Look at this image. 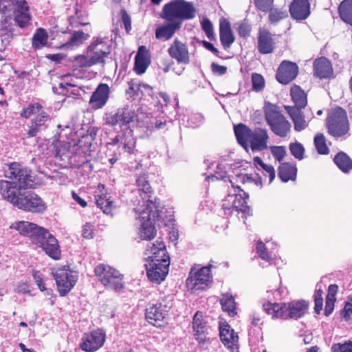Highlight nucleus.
<instances>
[{
    "mask_svg": "<svg viewBox=\"0 0 352 352\" xmlns=\"http://www.w3.org/2000/svg\"><path fill=\"white\" fill-rule=\"evenodd\" d=\"M219 334L222 342L228 349L232 351L238 349L239 337L229 324L221 325L219 327Z\"/></svg>",
    "mask_w": 352,
    "mask_h": 352,
    "instance_id": "27",
    "label": "nucleus"
},
{
    "mask_svg": "<svg viewBox=\"0 0 352 352\" xmlns=\"http://www.w3.org/2000/svg\"><path fill=\"white\" fill-rule=\"evenodd\" d=\"M263 308L273 318L298 319L305 314L308 304L305 300H296L287 303L268 302L263 305Z\"/></svg>",
    "mask_w": 352,
    "mask_h": 352,
    "instance_id": "5",
    "label": "nucleus"
},
{
    "mask_svg": "<svg viewBox=\"0 0 352 352\" xmlns=\"http://www.w3.org/2000/svg\"><path fill=\"white\" fill-rule=\"evenodd\" d=\"M10 228L16 230L20 234L29 237L34 243L45 228L27 221H20L12 223Z\"/></svg>",
    "mask_w": 352,
    "mask_h": 352,
    "instance_id": "21",
    "label": "nucleus"
},
{
    "mask_svg": "<svg viewBox=\"0 0 352 352\" xmlns=\"http://www.w3.org/2000/svg\"><path fill=\"white\" fill-rule=\"evenodd\" d=\"M168 54L178 63L187 65L190 63V54L187 45L175 38L168 50Z\"/></svg>",
    "mask_w": 352,
    "mask_h": 352,
    "instance_id": "24",
    "label": "nucleus"
},
{
    "mask_svg": "<svg viewBox=\"0 0 352 352\" xmlns=\"http://www.w3.org/2000/svg\"><path fill=\"white\" fill-rule=\"evenodd\" d=\"M289 150L292 155L298 160H302L304 157L305 148L299 142L291 143Z\"/></svg>",
    "mask_w": 352,
    "mask_h": 352,
    "instance_id": "49",
    "label": "nucleus"
},
{
    "mask_svg": "<svg viewBox=\"0 0 352 352\" xmlns=\"http://www.w3.org/2000/svg\"><path fill=\"white\" fill-rule=\"evenodd\" d=\"M150 64V58L145 46H140L135 58L134 70L138 74H144Z\"/></svg>",
    "mask_w": 352,
    "mask_h": 352,
    "instance_id": "33",
    "label": "nucleus"
},
{
    "mask_svg": "<svg viewBox=\"0 0 352 352\" xmlns=\"http://www.w3.org/2000/svg\"><path fill=\"white\" fill-rule=\"evenodd\" d=\"M13 16L21 28L30 23L31 15L25 0H0V23L6 25Z\"/></svg>",
    "mask_w": 352,
    "mask_h": 352,
    "instance_id": "3",
    "label": "nucleus"
},
{
    "mask_svg": "<svg viewBox=\"0 0 352 352\" xmlns=\"http://www.w3.org/2000/svg\"><path fill=\"white\" fill-rule=\"evenodd\" d=\"M201 28L206 33L207 37L210 40H213L215 38V34L213 31V26L210 21L208 19H204L201 21Z\"/></svg>",
    "mask_w": 352,
    "mask_h": 352,
    "instance_id": "52",
    "label": "nucleus"
},
{
    "mask_svg": "<svg viewBox=\"0 0 352 352\" xmlns=\"http://www.w3.org/2000/svg\"><path fill=\"white\" fill-rule=\"evenodd\" d=\"M212 71L214 74L217 75H223L227 71V67L225 66L219 65L217 63H212L211 65Z\"/></svg>",
    "mask_w": 352,
    "mask_h": 352,
    "instance_id": "63",
    "label": "nucleus"
},
{
    "mask_svg": "<svg viewBox=\"0 0 352 352\" xmlns=\"http://www.w3.org/2000/svg\"><path fill=\"white\" fill-rule=\"evenodd\" d=\"M212 282L210 267H203L195 272H190L189 277L186 280V285L191 290L206 289Z\"/></svg>",
    "mask_w": 352,
    "mask_h": 352,
    "instance_id": "19",
    "label": "nucleus"
},
{
    "mask_svg": "<svg viewBox=\"0 0 352 352\" xmlns=\"http://www.w3.org/2000/svg\"><path fill=\"white\" fill-rule=\"evenodd\" d=\"M99 281L109 289L119 292L124 287V276L110 265L100 264L94 270Z\"/></svg>",
    "mask_w": 352,
    "mask_h": 352,
    "instance_id": "10",
    "label": "nucleus"
},
{
    "mask_svg": "<svg viewBox=\"0 0 352 352\" xmlns=\"http://www.w3.org/2000/svg\"><path fill=\"white\" fill-rule=\"evenodd\" d=\"M315 74L320 78H326L331 76L333 69L331 62L324 57L316 59L314 63Z\"/></svg>",
    "mask_w": 352,
    "mask_h": 352,
    "instance_id": "34",
    "label": "nucleus"
},
{
    "mask_svg": "<svg viewBox=\"0 0 352 352\" xmlns=\"http://www.w3.org/2000/svg\"><path fill=\"white\" fill-rule=\"evenodd\" d=\"M298 73V67L296 63L284 60L278 69L276 79L279 82L287 85L296 77Z\"/></svg>",
    "mask_w": 352,
    "mask_h": 352,
    "instance_id": "23",
    "label": "nucleus"
},
{
    "mask_svg": "<svg viewBox=\"0 0 352 352\" xmlns=\"http://www.w3.org/2000/svg\"><path fill=\"white\" fill-rule=\"evenodd\" d=\"M105 333L98 329L85 334L82 338L80 348L86 352H94L100 349L105 342Z\"/></svg>",
    "mask_w": 352,
    "mask_h": 352,
    "instance_id": "20",
    "label": "nucleus"
},
{
    "mask_svg": "<svg viewBox=\"0 0 352 352\" xmlns=\"http://www.w3.org/2000/svg\"><path fill=\"white\" fill-rule=\"evenodd\" d=\"M96 203L98 208H100L104 213L110 214L114 207L113 201L107 197V195H96Z\"/></svg>",
    "mask_w": 352,
    "mask_h": 352,
    "instance_id": "43",
    "label": "nucleus"
},
{
    "mask_svg": "<svg viewBox=\"0 0 352 352\" xmlns=\"http://www.w3.org/2000/svg\"><path fill=\"white\" fill-rule=\"evenodd\" d=\"M270 151L278 162H280L286 155V150L283 146H272Z\"/></svg>",
    "mask_w": 352,
    "mask_h": 352,
    "instance_id": "51",
    "label": "nucleus"
},
{
    "mask_svg": "<svg viewBox=\"0 0 352 352\" xmlns=\"http://www.w3.org/2000/svg\"><path fill=\"white\" fill-rule=\"evenodd\" d=\"M135 144L132 130L127 129L122 135H117L111 142L107 144L106 157L109 162L113 164L118 160L122 153H133Z\"/></svg>",
    "mask_w": 352,
    "mask_h": 352,
    "instance_id": "7",
    "label": "nucleus"
},
{
    "mask_svg": "<svg viewBox=\"0 0 352 352\" xmlns=\"http://www.w3.org/2000/svg\"><path fill=\"white\" fill-rule=\"evenodd\" d=\"M265 118L267 124L275 135L281 138L287 136L292 126L278 107L271 104L266 105Z\"/></svg>",
    "mask_w": 352,
    "mask_h": 352,
    "instance_id": "9",
    "label": "nucleus"
},
{
    "mask_svg": "<svg viewBox=\"0 0 352 352\" xmlns=\"http://www.w3.org/2000/svg\"><path fill=\"white\" fill-rule=\"evenodd\" d=\"M33 244L42 248L46 254L52 258L54 260L60 258L61 252L58 242L47 229H43Z\"/></svg>",
    "mask_w": 352,
    "mask_h": 352,
    "instance_id": "15",
    "label": "nucleus"
},
{
    "mask_svg": "<svg viewBox=\"0 0 352 352\" xmlns=\"http://www.w3.org/2000/svg\"><path fill=\"white\" fill-rule=\"evenodd\" d=\"M57 288L60 296H64L68 294L75 285L78 280L76 272H71L67 269H58L54 273Z\"/></svg>",
    "mask_w": 352,
    "mask_h": 352,
    "instance_id": "17",
    "label": "nucleus"
},
{
    "mask_svg": "<svg viewBox=\"0 0 352 352\" xmlns=\"http://www.w3.org/2000/svg\"><path fill=\"white\" fill-rule=\"evenodd\" d=\"M20 189L11 181H0V193L1 196L13 206L17 200L18 192H20Z\"/></svg>",
    "mask_w": 352,
    "mask_h": 352,
    "instance_id": "30",
    "label": "nucleus"
},
{
    "mask_svg": "<svg viewBox=\"0 0 352 352\" xmlns=\"http://www.w3.org/2000/svg\"><path fill=\"white\" fill-rule=\"evenodd\" d=\"M274 41L269 32L260 34L258 41V49L261 54L271 53L274 50Z\"/></svg>",
    "mask_w": 352,
    "mask_h": 352,
    "instance_id": "37",
    "label": "nucleus"
},
{
    "mask_svg": "<svg viewBox=\"0 0 352 352\" xmlns=\"http://www.w3.org/2000/svg\"><path fill=\"white\" fill-rule=\"evenodd\" d=\"M181 26L182 23L179 21H169L156 29L155 37L164 41L169 40L175 32L181 28Z\"/></svg>",
    "mask_w": 352,
    "mask_h": 352,
    "instance_id": "32",
    "label": "nucleus"
},
{
    "mask_svg": "<svg viewBox=\"0 0 352 352\" xmlns=\"http://www.w3.org/2000/svg\"><path fill=\"white\" fill-rule=\"evenodd\" d=\"M329 134L333 137H340L348 133L349 124L346 112L341 107L335 108L327 118Z\"/></svg>",
    "mask_w": 352,
    "mask_h": 352,
    "instance_id": "12",
    "label": "nucleus"
},
{
    "mask_svg": "<svg viewBox=\"0 0 352 352\" xmlns=\"http://www.w3.org/2000/svg\"><path fill=\"white\" fill-rule=\"evenodd\" d=\"M232 186L227 197L223 200L222 208L225 214L231 215L236 213L241 214V218H245L249 214L250 208L247 205L248 195L238 186H234L232 181L229 179ZM240 219V217H239Z\"/></svg>",
    "mask_w": 352,
    "mask_h": 352,
    "instance_id": "6",
    "label": "nucleus"
},
{
    "mask_svg": "<svg viewBox=\"0 0 352 352\" xmlns=\"http://www.w3.org/2000/svg\"><path fill=\"white\" fill-rule=\"evenodd\" d=\"M234 133L238 142L248 151H261L267 148L269 136L265 129L257 128L254 131L243 124L234 126Z\"/></svg>",
    "mask_w": 352,
    "mask_h": 352,
    "instance_id": "4",
    "label": "nucleus"
},
{
    "mask_svg": "<svg viewBox=\"0 0 352 352\" xmlns=\"http://www.w3.org/2000/svg\"><path fill=\"white\" fill-rule=\"evenodd\" d=\"M291 96L295 104V107L301 109L307 105V96L304 91L298 86H294L291 89Z\"/></svg>",
    "mask_w": 352,
    "mask_h": 352,
    "instance_id": "39",
    "label": "nucleus"
},
{
    "mask_svg": "<svg viewBox=\"0 0 352 352\" xmlns=\"http://www.w3.org/2000/svg\"><path fill=\"white\" fill-rule=\"evenodd\" d=\"M341 315L346 320H348L349 318L352 315V303L346 302L345 306L341 313Z\"/></svg>",
    "mask_w": 352,
    "mask_h": 352,
    "instance_id": "64",
    "label": "nucleus"
},
{
    "mask_svg": "<svg viewBox=\"0 0 352 352\" xmlns=\"http://www.w3.org/2000/svg\"><path fill=\"white\" fill-rule=\"evenodd\" d=\"M269 14V20L271 23H276L279 21L287 17L288 14L286 10H280L277 8H270Z\"/></svg>",
    "mask_w": 352,
    "mask_h": 352,
    "instance_id": "46",
    "label": "nucleus"
},
{
    "mask_svg": "<svg viewBox=\"0 0 352 352\" xmlns=\"http://www.w3.org/2000/svg\"><path fill=\"white\" fill-rule=\"evenodd\" d=\"M130 89L137 92V95L138 92H140L142 96H151L153 94V88L144 83H139L138 85L133 84Z\"/></svg>",
    "mask_w": 352,
    "mask_h": 352,
    "instance_id": "48",
    "label": "nucleus"
},
{
    "mask_svg": "<svg viewBox=\"0 0 352 352\" xmlns=\"http://www.w3.org/2000/svg\"><path fill=\"white\" fill-rule=\"evenodd\" d=\"M49 119V115L44 111L43 110L41 111L40 113H38L36 116V117L32 120V122H34L36 124H38L40 126H43V128H45V122Z\"/></svg>",
    "mask_w": 352,
    "mask_h": 352,
    "instance_id": "58",
    "label": "nucleus"
},
{
    "mask_svg": "<svg viewBox=\"0 0 352 352\" xmlns=\"http://www.w3.org/2000/svg\"><path fill=\"white\" fill-rule=\"evenodd\" d=\"M204 116L199 113H196L190 116L188 122L192 127H197L204 123Z\"/></svg>",
    "mask_w": 352,
    "mask_h": 352,
    "instance_id": "57",
    "label": "nucleus"
},
{
    "mask_svg": "<svg viewBox=\"0 0 352 352\" xmlns=\"http://www.w3.org/2000/svg\"><path fill=\"white\" fill-rule=\"evenodd\" d=\"M194 337L200 345L204 344L207 339L208 327L201 311H197L192 320Z\"/></svg>",
    "mask_w": 352,
    "mask_h": 352,
    "instance_id": "25",
    "label": "nucleus"
},
{
    "mask_svg": "<svg viewBox=\"0 0 352 352\" xmlns=\"http://www.w3.org/2000/svg\"><path fill=\"white\" fill-rule=\"evenodd\" d=\"M341 19L352 25V0H344L339 6Z\"/></svg>",
    "mask_w": 352,
    "mask_h": 352,
    "instance_id": "41",
    "label": "nucleus"
},
{
    "mask_svg": "<svg viewBox=\"0 0 352 352\" xmlns=\"http://www.w3.org/2000/svg\"><path fill=\"white\" fill-rule=\"evenodd\" d=\"M333 161L344 173H349L352 169V160L344 152L338 153L335 156Z\"/></svg>",
    "mask_w": 352,
    "mask_h": 352,
    "instance_id": "40",
    "label": "nucleus"
},
{
    "mask_svg": "<svg viewBox=\"0 0 352 352\" xmlns=\"http://www.w3.org/2000/svg\"><path fill=\"white\" fill-rule=\"evenodd\" d=\"M297 168L293 164L283 163L278 168V177L283 182L294 181L296 178Z\"/></svg>",
    "mask_w": 352,
    "mask_h": 352,
    "instance_id": "36",
    "label": "nucleus"
},
{
    "mask_svg": "<svg viewBox=\"0 0 352 352\" xmlns=\"http://www.w3.org/2000/svg\"><path fill=\"white\" fill-rule=\"evenodd\" d=\"M13 38V33L11 29H8L6 27L1 28V39L2 43L7 46L10 44V41Z\"/></svg>",
    "mask_w": 352,
    "mask_h": 352,
    "instance_id": "55",
    "label": "nucleus"
},
{
    "mask_svg": "<svg viewBox=\"0 0 352 352\" xmlns=\"http://www.w3.org/2000/svg\"><path fill=\"white\" fill-rule=\"evenodd\" d=\"M111 53V45L102 37H94L87 46L85 54L75 56L73 62L74 72L76 70L86 71L89 67L105 64V58Z\"/></svg>",
    "mask_w": 352,
    "mask_h": 352,
    "instance_id": "2",
    "label": "nucleus"
},
{
    "mask_svg": "<svg viewBox=\"0 0 352 352\" xmlns=\"http://www.w3.org/2000/svg\"><path fill=\"white\" fill-rule=\"evenodd\" d=\"M68 40L61 45L64 50H74L82 45L89 38V34L82 30L73 31L69 33Z\"/></svg>",
    "mask_w": 352,
    "mask_h": 352,
    "instance_id": "31",
    "label": "nucleus"
},
{
    "mask_svg": "<svg viewBox=\"0 0 352 352\" xmlns=\"http://www.w3.org/2000/svg\"><path fill=\"white\" fill-rule=\"evenodd\" d=\"M145 254L147 256L146 262H160L161 259L170 260L166 246L162 241L157 240L155 243L148 245Z\"/></svg>",
    "mask_w": 352,
    "mask_h": 352,
    "instance_id": "22",
    "label": "nucleus"
},
{
    "mask_svg": "<svg viewBox=\"0 0 352 352\" xmlns=\"http://www.w3.org/2000/svg\"><path fill=\"white\" fill-rule=\"evenodd\" d=\"M285 109L287 110L289 115L294 125V130L296 131H301L307 128L308 126L309 121L311 119V117L304 116L301 111V109H298L295 107L285 106Z\"/></svg>",
    "mask_w": 352,
    "mask_h": 352,
    "instance_id": "29",
    "label": "nucleus"
},
{
    "mask_svg": "<svg viewBox=\"0 0 352 352\" xmlns=\"http://www.w3.org/2000/svg\"><path fill=\"white\" fill-rule=\"evenodd\" d=\"M196 16V9L192 3L185 0H173L165 4L162 9V18L168 21H179L192 19Z\"/></svg>",
    "mask_w": 352,
    "mask_h": 352,
    "instance_id": "8",
    "label": "nucleus"
},
{
    "mask_svg": "<svg viewBox=\"0 0 352 352\" xmlns=\"http://www.w3.org/2000/svg\"><path fill=\"white\" fill-rule=\"evenodd\" d=\"M14 206L25 211L38 213L44 212L47 208L44 201L38 195L30 191L19 192L18 198Z\"/></svg>",
    "mask_w": 352,
    "mask_h": 352,
    "instance_id": "13",
    "label": "nucleus"
},
{
    "mask_svg": "<svg viewBox=\"0 0 352 352\" xmlns=\"http://www.w3.org/2000/svg\"><path fill=\"white\" fill-rule=\"evenodd\" d=\"M219 35L220 41L224 47H230L234 41L230 23L225 19L220 21Z\"/></svg>",
    "mask_w": 352,
    "mask_h": 352,
    "instance_id": "35",
    "label": "nucleus"
},
{
    "mask_svg": "<svg viewBox=\"0 0 352 352\" xmlns=\"http://www.w3.org/2000/svg\"><path fill=\"white\" fill-rule=\"evenodd\" d=\"M314 144L319 154L327 155L329 149L327 146L326 140L323 134L318 133L314 138Z\"/></svg>",
    "mask_w": 352,
    "mask_h": 352,
    "instance_id": "44",
    "label": "nucleus"
},
{
    "mask_svg": "<svg viewBox=\"0 0 352 352\" xmlns=\"http://www.w3.org/2000/svg\"><path fill=\"white\" fill-rule=\"evenodd\" d=\"M256 252L261 259L268 262L272 261L275 256L272 252H267L265 245L261 241L257 243Z\"/></svg>",
    "mask_w": 352,
    "mask_h": 352,
    "instance_id": "45",
    "label": "nucleus"
},
{
    "mask_svg": "<svg viewBox=\"0 0 352 352\" xmlns=\"http://www.w3.org/2000/svg\"><path fill=\"white\" fill-rule=\"evenodd\" d=\"M94 225L90 223H86L82 226V235L85 239H92L94 237Z\"/></svg>",
    "mask_w": 352,
    "mask_h": 352,
    "instance_id": "59",
    "label": "nucleus"
},
{
    "mask_svg": "<svg viewBox=\"0 0 352 352\" xmlns=\"http://www.w3.org/2000/svg\"><path fill=\"white\" fill-rule=\"evenodd\" d=\"M274 0H254V4L260 11L267 12L273 5Z\"/></svg>",
    "mask_w": 352,
    "mask_h": 352,
    "instance_id": "54",
    "label": "nucleus"
},
{
    "mask_svg": "<svg viewBox=\"0 0 352 352\" xmlns=\"http://www.w3.org/2000/svg\"><path fill=\"white\" fill-rule=\"evenodd\" d=\"M122 21L124 24L126 32H129L131 30V17L127 14L126 11L122 10L121 11Z\"/></svg>",
    "mask_w": 352,
    "mask_h": 352,
    "instance_id": "60",
    "label": "nucleus"
},
{
    "mask_svg": "<svg viewBox=\"0 0 352 352\" xmlns=\"http://www.w3.org/2000/svg\"><path fill=\"white\" fill-rule=\"evenodd\" d=\"M109 97V87L107 84L101 83L92 94L89 103L93 109H98L103 107Z\"/></svg>",
    "mask_w": 352,
    "mask_h": 352,
    "instance_id": "26",
    "label": "nucleus"
},
{
    "mask_svg": "<svg viewBox=\"0 0 352 352\" xmlns=\"http://www.w3.org/2000/svg\"><path fill=\"white\" fill-rule=\"evenodd\" d=\"M335 301L336 298H327L324 309V314L326 316H329L332 313L334 308Z\"/></svg>",
    "mask_w": 352,
    "mask_h": 352,
    "instance_id": "61",
    "label": "nucleus"
},
{
    "mask_svg": "<svg viewBox=\"0 0 352 352\" xmlns=\"http://www.w3.org/2000/svg\"><path fill=\"white\" fill-rule=\"evenodd\" d=\"M172 306V301L167 298L155 304H149L146 309V320L154 326H161L160 322L166 318Z\"/></svg>",
    "mask_w": 352,
    "mask_h": 352,
    "instance_id": "14",
    "label": "nucleus"
},
{
    "mask_svg": "<svg viewBox=\"0 0 352 352\" xmlns=\"http://www.w3.org/2000/svg\"><path fill=\"white\" fill-rule=\"evenodd\" d=\"M42 110V106L39 103L30 104L27 107L23 109L21 116L28 118L32 115L38 114Z\"/></svg>",
    "mask_w": 352,
    "mask_h": 352,
    "instance_id": "47",
    "label": "nucleus"
},
{
    "mask_svg": "<svg viewBox=\"0 0 352 352\" xmlns=\"http://www.w3.org/2000/svg\"><path fill=\"white\" fill-rule=\"evenodd\" d=\"M49 36L43 28H38L32 37V46L35 49H41L47 45Z\"/></svg>",
    "mask_w": 352,
    "mask_h": 352,
    "instance_id": "42",
    "label": "nucleus"
},
{
    "mask_svg": "<svg viewBox=\"0 0 352 352\" xmlns=\"http://www.w3.org/2000/svg\"><path fill=\"white\" fill-rule=\"evenodd\" d=\"M217 170L215 171L214 174L211 175L210 176H208L206 177V179L208 181H214V179L226 180V179L227 178V175L224 170V167L222 166L221 165H217Z\"/></svg>",
    "mask_w": 352,
    "mask_h": 352,
    "instance_id": "53",
    "label": "nucleus"
},
{
    "mask_svg": "<svg viewBox=\"0 0 352 352\" xmlns=\"http://www.w3.org/2000/svg\"><path fill=\"white\" fill-rule=\"evenodd\" d=\"M44 129L45 128H43V126H40L39 125H38V124H36L32 121V124L30 126V129L28 132V134L30 137H34L38 134V132H40Z\"/></svg>",
    "mask_w": 352,
    "mask_h": 352,
    "instance_id": "62",
    "label": "nucleus"
},
{
    "mask_svg": "<svg viewBox=\"0 0 352 352\" xmlns=\"http://www.w3.org/2000/svg\"><path fill=\"white\" fill-rule=\"evenodd\" d=\"M5 177L10 179L18 188L25 189L34 186V178L32 170L17 162L8 165V169L5 170Z\"/></svg>",
    "mask_w": 352,
    "mask_h": 352,
    "instance_id": "11",
    "label": "nucleus"
},
{
    "mask_svg": "<svg viewBox=\"0 0 352 352\" xmlns=\"http://www.w3.org/2000/svg\"><path fill=\"white\" fill-rule=\"evenodd\" d=\"M292 18L296 20L306 19L310 14V4L308 0H294L289 6Z\"/></svg>",
    "mask_w": 352,
    "mask_h": 352,
    "instance_id": "28",
    "label": "nucleus"
},
{
    "mask_svg": "<svg viewBox=\"0 0 352 352\" xmlns=\"http://www.w3.org/2000/svg\"><path fill=\"white\" fill-rule=\"evenodd\" d=\"M252 89L256 91H261L265 87V80L263 77L257 73L252 75Z\"/></svg>",
    "mask_w": 352,
    "mask_h": 352,
    "instance_id": "50",
    "label": "nucleus"
},
{
    "mask_svg": "<svg viewBox=\"0 0 352 352\" xmlns=\"http://www.w3.org/2000/svg\"><path fill=\"white\" fill-rule=\"evenodd\" d=\"M148 279L157 284L164 281L168 273L170 260L161 259L160 262H146L144 264Z\"/></svg>",
    "mask_w": 352,
    "mask_h": 352,
    "instance_id": "18",
    "label": "nucleus"
},
{
    "mask_svg": "<svg viewBox=\"0 0 352 352\" xmlns=\"http://www.w3.org/2000/svg\"><path fill=\"white\" fill-rule=\"evenodd\" d=\"M136 117V113L132 107L124 105L118 109L116 113L107 114L104 120L107 125H118L121 128L129 126L130 124L135 121Z\"/></svg>",
    "mask_w": 352,
    "mask_h": 352,
    "instance_id": "16",
    "label": "nucleus"
},
{
    "mask_svg": "<svg viewBox=\"0 0 352 352\" xmlns=\"http://www.w3.org/2000/svg\"><path fill=\"white\" fill-rule=\"evenodd\" d=\"M138 192L141 197L140 200H136L138 205L134 208L140 225L138 234L142 240H151L156 235V229L154 223L156 220L162 218V210L160 203L150 200L152 193L151 187L144 175L139 176L136 179Z\"/></svg>",
    "mask_w": 352,
    "mask_h": 352,
    "instance_id": "1",
    "label": "nucleus"
},
{
    "mask_svg": "<svg viewBox=\"0 0 352 352\" xmlns=\"http://www.w3.org/2000/svg\"><path fill=\"white\" fill-rule=\"evenodd\" d=\"M222 309L230 316L234 317L236 315V302L233 296L230 293L223 294L220 299Z\"/></svg>",
    "mask_w": 352,
    "mask_h": 352,
    "instance_id": "38",
    "label": "nucleus"
},
{
    "mask_svg": "<svg viewBox=\"0 0 352 352\" xmlns=\"http://www.w3.org/2000/svg\"><path fill=\"white\" fill-rule=\"evenodd\" d=\"M331 349L333 352H352V342L335 344Z\"/></svg>",
    "mask_w": 352,
    "mask_h": 352,
    "instance_id": "56",
    "label": "nucleus"
}]
</instances>
